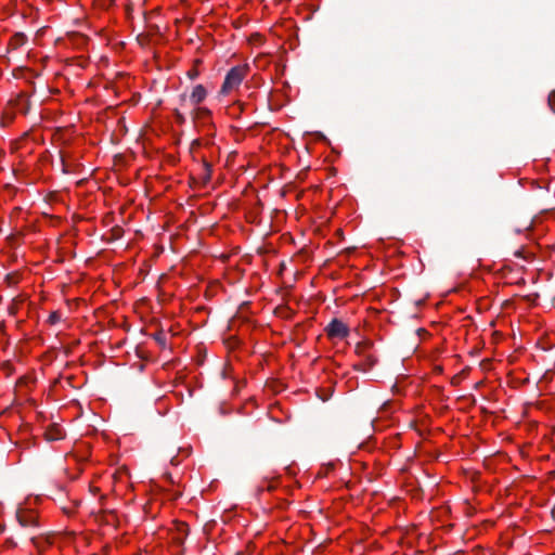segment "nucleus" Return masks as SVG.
Here are the masks:
<instances>
[{
    "instance_id": "1",
    "label": "nucleus",
    "mask_w": 555,
    "mask_h": 555,
    "mask_svg": "<svg viewBox=\"0 0 555 555\" xmlns=\"http://www.w3.org/2000/svg\"><path fill=\"white\" fill-rule=\"evenodd\" d=\"M248 69V65H238L232 67L225 75L224 81L220 89V93L228 94L233 89L237 88L247 75Z\"/></svg>"
},
{
    "instance_id": "2",
    "label": "nucleus",
    "mask_w": 555,
    "mask_h": 555,
    "mask_svg": "<svg viewBox=\"0 0 555 555\" xmlns=\"http://www.w3.org/2000/svg\"><path fill=\"white\" fill-rule=\"evenodd\" d=\"M325 333L330 338H346L349 335L348 326L338 319H333L325 327Z\"/></svg>"
},
{
    "instance_id": "3",
    "label": "nucleus",
    "mask_w": 555,
    "mask_h": 555,
    "mask_svg": "<svg viewBox=\"0 0 555 555\" xmlns=\"http://www.w3.org/2000/svg\"><path fill=\"white\" fill-rule=\"evenodd\" d=\"M370 345L366 343L358 344L356 352L363 358V365L365 369H372L377 363V358L370 350Z\"/></svg>"
},
{
    "instance_id": "4",
    "label": "nucleus",
    "mask_w": 555,
    "mask_h": 555,
    "mask_svg": "<svg viewBox=\"0 0 555 555\" xmlns=\"http://www.w3.org/2000/svg\"><path fill=\"white\" fill-rule=\"evenodd\" d=\"M16 518L18 524L24 528L37 527V517L33 512L17 511Z\"/></svg>"
},
{
    "instance_id": "5",
    "label": "nucleus",
    "mask_w": 555,
    "mask_h": 555,
    "mask_svg": "<svg viewBox=\"0 0 555 555\" xmlns=\"http://www.w3.org/2000/svg\"><path fill=\"white\" fill-rule=\"evenodd\" d=\"M44 437L49 442L62 440L65 438V431L56 424H53L47 428Z\"/></svg>"
},
{
    "instance_id": "6",
    "label": "nucleus",
    "mask_w": 555,
    "mask_h": 555,
    "mask_svg": "<svg viewBox=\"0 0 555 555\" xmlns=\"http://www.w3.org/2000/svg\"><path fill=\"white\" fill-rule=\"evenodd\" d=\"M207 95V91L203 85H197L194 87L192 93L190 94V101L193 105H197L202 103Z\"/></svg>"
},
{
    "instance_id": "7",
    "label": "nucleus",
    "mask_w": 555,
    "mask_h": 555,
    "mask_svg": "<svg viewBox=\"0 0 555 555\" xmlns=\"http://www.w3.org/2000/svg\"><path fill=\"white\" fill-rule=\"evenodd\" d=\"M199 179L203 184H207L211 179V165L206 160L203 162V168L199 175Z\"/></svg>"
},
{
    "instance_id": "8",
    "label": "nucleus",
    "mask_w": 555,
    "mask_h": 555,
    "mask_svg": "<svg viewBox=\"0 0 555 555\" xmlns=\"http://www.w3.org/2000/svg\"><path fill=\"white\" fill-rule=\"evenodd\" d=\"M210 115V111L206 107H198L194 111V118L205 120Z\"/></svg>"
},
{
    "instance_id": "9",
    "label": "nucleus",
    "mask_w": 555,
    "mask_h": 555,
    "mask_svg": "<svg viewBox=\"0 0 555 555\" xmlns=\"http://www.w3.org/2000/svg\"><path fill=\"white\" fill-rule=\"evenodd\" d=\"M153 337L159 345L165 346L166 338L162 332L156 333Z\"/></svg>"
},
{
    "instance_id": "10",
    "label": "nucleus",
    "mask_w": 555,
    "mask_h": 555,
    "mask_svg": "<svg viewBox=\"0 0 555 555\" xmlns=\"http://www.w3.org/2000/svg\"><path fill=\"white\" fill-rule=\"evenodd\" d=\"M113 517H114V513L113 512L105 513L103 515V517L101 518V521H104L105 524L111 525Z\"/></svg>"
},
{
    "instance_id": "11",
    "label": "nucleus",
    "mask_w": 555,
    "mask_h": 555,
    "mask_svg": "<svg viewBox=\"0 0 555 555\" xmlns=\"http://www.w3.org/2000/svg\"><path fill=\"white\" fill-rule=\"evenodd\" d=\"M175 116H176V120L179 124H184L185 122V117L178 109L175 111Z\"/></svg>"
},
{
    "instance_id": "12",
    "label": "nucleus",
    "mask_w": 555,
    "mask_h": 555,
    "mask_svg": "<svg viewBox=\"0 0 555 555\" xmlns=\"http://www.w3.org/2000/svg\"><path fill=\"white\" fill-rule=\"evenodd\" d=\"M60 320V315L57 312H52L50 315H49V322L51 324H55L56 322H59Z\"/></svg>"
},
{
    "instance_id": "13",
    "label": "nucleus",
    "mask_w": 555,
    "mask_h": 555,
    "mask_svg": "<svg viewBox=\"0 0 555 555\" xmlns=\"http://www.w3.org/2000/svg\"><path fill=\"white\" fill-rule=\"evenodd\" d=\"M188 76L190 79H195L198 77V70L196 68H191L189 72H188Z\"/></svg>"
},
{
    "instance_id": "14",
    "label": "nucleus",
    "mask_w": 555,
    "mask_h": 555,
    "mask_svg": "<svg viewBox=\"0 0 555 555\" xmlns=\"http://www.w3.org/2000/svg\"><path fill=\"white\" fill-rule=\"evenodd\" d=\"M548 101L551 104H553L555 102V90L551 92Z\"/></svg>"
},
{
    "instance_id": "15",
    "label": "nucleus",
    "mask_w": 555,
    "mask_h": 555,
    "mask_svg": "<svg viewBox=\"0 0 555 555\" xmlns=\"http://www.w3.org/2000/svg\"><path fill=\"white\" fill-rule=\"evenodd\" d=\"M62 166H63V171L67 172L68 170L66 168V164H65L64 159H62Z\"/></svg>"
},
{
    "instance_id": "16",
    "label": "nucleus",
    "mask_w": 555,
    "mask_h": 555,
    "mask_svg": "<svg viewBox=\"0 0 555 555\" xmlns=\"http://www.w3.org/2000/svg\"><path fill=\"white\" fill-rule=\"evenodd\" d=\"M180 99H181L182 102H184L186 100V94L185 93L181 94Z\"/></svg>"
},
{
    "instance_id": "17",
    "label": "nucleus",
    "mask_w": 555,
    "mask_h": 555,
    "mask_svg": "<svg viewBox=\"0 0 555 555\" xmlns=\"http://www.w3.org/2000/svg\"><path fill=\"white\" fill-rule=\"evenodd\" d=\"M16 38H17L21 42H23V40H24V36H23V35H17V36H16Z\"/></svg>"
},
{
    "instance_id": "18",
    "label": "nucleus",
    "mask_w": 555,
    "mask_h": 555,
    "mask_svg": "<svg viewBox=\"0 0 555 555\" xmlns=\"http://www.w3.org/2000/svg\"><path fill=\"white\" fill-rule=\"evenodd\" d=\"M514 255H515L516 257H521V251H520V250H516V251L514 253Z\"/></svg>"
},
{
    "instance_id": "19",
    "label": "nucleus",
    "mask_w": 555,
    "mask_h": 555,
    "mask_svg": "<svg viewBox=\"0 0 555 555\" xmlns=\"http://www.w3.org/2000/svg\"><path fill=\"white\" fill-rule=\"evenodd\" d=\"M4 529H5L4 525L0 524V534L4 531Z\"/></svg>"
},
{
    "instance_id": "20",
    "label": "nucleus",
    "mask_w": 555,
    "mask_h": 555,
    "mask_svg": "<svg viewBox=\"0 0 555 555\" xmlns=\"http://www.w3.org/2000/svg\"><path fill=\"white\" fill-rule=\"evenodd\" d=\"M273 489H274V487H273L272 485H269V486H268V490H269V491H271V490H273Z\"/></svg>"
}]
</instances>
